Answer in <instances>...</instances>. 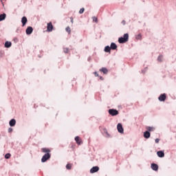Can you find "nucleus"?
Wrapping results in <instances>:
<instances>
[{"label": "nucleus", "instance_id": "obj_1", "mask_svg": "<svg viewBox=\"0 0 176 176\" xmlns=\"http://www.w3.org/2000/svg\"><path fill=\"white\" fill-rule=\"evenodd\" d=\"M129 41V34L126 33L124 34L123 37L118 38L119 43H126Z\"/></svg>", "mask_w": 176, "mask_h": 176}, {"label": "nucleus", "instance_id": "obj_2", "mask_svg": "<svg viewBox=\"0 0 176 176\" xmlns=\"http://www.w3.org/2000/svg\"><path fill=\"white\" fill-rule=\"evenodd\" d=\"M50 153H45L41 159L42 163H45V162L49 160V159H50Z\"/></svg>", "mask_w": 176, "mask_h": 176}, {"label": "nucleus", "instance_id": "obj_3", "mask_svg": "<svg viewBox=\"0 0 176 176\" xmlns=\"http://www.w3.org/2000/svg\"><path fill=\"white\" fill-rule=\"evenodd\" d=\"M109 115H111V116H116V115H119V111L116 109H111L109 110Z\"/></svg>", "mask_w": 176, "mask_h": 176}, {"label": "nucleus", "instance_id": "obj_4", "mask_svg": "<svg viewBox=\"0 0 176 176\" xmlns=\"http://www.w3.org/2000/svg\"><path fill=\"white\" fill-rule=\"evenodd\" d=\"M47 31H48V32H52L53 31V23H52V22L47 23Z\"/></svg>", "mask_w": 176, "mask_h": 176}, {"label": "nucleus", "instance_id": "obj_5", "mask_svg": "<svg viewBox=\"0 0 176 176\" xmlns=\"http://www.w3.org/2000/svg\"><path fill=\"white\" fill-rule=\"evenodd\" d=\"M166 98H167L166 94H162L159 96L158 100L159 101H166Z\"/></svg>", "mask_w": 176, "mask_h": 176}, {"label": "nucleus", "instance_id": "obj_6", "mask_svg": "<svg viewBox=\"0 0 176 176\" xmlns=\"http://www.w3.org/2000/svg\"><path fill=\"white\" fill-rule=\"evenodd\" d=\"M34 31V29L32 28V27L29 26L27 29H26V34L27 35H31V34H32V32Z\"/></svg>", "mask_w": 176, "mask_h": 176}, {"label": "nucleus", "instance_id": "obj_7", "mask_svg": "<svg viewBox=\"0 0 176 176\" xmlns=\"http://www.w3.org/2000/svg\"><path fill=\"white\" fill-rule=\"evenodd\" d=\"M117 129H118V133H123L124 130H123V126H122V124L120 123L118 124Z\"/></svg>", "mask_w": 176, "mask_h": 176}, {"label": "nucleus", "instance_id": "obj_8", "mask_svg": "<svg viewBox=\"0 0 176 176\" xmlns=\"http://www.w3.org/2000/svg\"><path fill=\"white\" fill-rule=\"evenodd\" d=\"M100 170V168L98 166H94L91 170H90V173L91 174H94V173H97Z\"/></svg>", "mask_w": 176, "mask_h": 176}, {"label": "nucleus", "instance_id": "obj_9", "mask_svg": "<svg viewBox=\"0 0 176 176\" xmlns=\"http://www.w3.org/2000/svg\"><path fill=\"white\" fill-rule=\"evenodd\" d=\"M151 168L154 171H157L159 170V166L156 164H151Z\"/></svg>", "mask_w": 176, "mask_h": 176}, {"label": "nucleus", "instance_id": "obj_10", "mask_svg": "<svg viewBox=\"0 0 176 176\" xmlns=\"http://www.w3.org/2000/svg\"><path fill=\"white\" fill-rule=\"evenodd\" d=\"M110 48L111 49V50H116V49H118V45H116L115 43H111Z\"/></svg>", "mask_w": 176, "mask_h": 176}, {"label": "nucleus", "instance_id": "obj_11", "mask_svg": "<svg viewBox=\"0 0 176 176\" xmlns=\"http://www.w3.org/2000/svg\"><path fill=\"white\" fill-rule=\"evenodd\" d=\"M27 21H28V20L27 19V17L23 16L21 19V23L23 24V27H24V25H25L27 24Z\"/></svg>", "mask_w": 176, "mask_h": 176}, {"label": "nucleus", "instance_id": "obj_12", "mask_svg": "<svg viewBox=\"0 0 176 176\" xmlns=\"http://www.w3.org/2000/svg\"><path fill=\"white\" fill-rule=\"evenodd\" d=\"M75 141L77 142L78 145H80L82 144V139L79 136H76L75 138Z\"/></svg>", "mask_w": 176, "mask_h": 176}, {"label": "nucleus", "instance_id": "obj_13", "mask_svg": "<svg viewBox=\"0 0 176 176\" xmlns=\"http://www.w3.org/2000/svg\"><path fill=\"white\" fill-rule=\"evenodd\" d=\"M9 124L11 127H13L14 126H16V120L14 119H12L10 122H9Z\"/></svg>", "mask_w": 176, "mask_h": 176}, {"label": "nucleus", "instance_id": "obj_14", "mask_svg": "<svg viewBox=\"0 0 176 176\" xmlns=\"http://www.w3.org/2000/svg\"><path fill=\"white\" fill-rule=\"evenodd\" d=\"M157 155L159 157H164V152L162 151H157Z\"/></svg>", "mask_w": 176, "mask_h": 176}, {"label": "nucleus", "instance_id": "obj_15", "mask_svg": "<svg viewBox=\"0 0 176 176\" xmlns=\"http://www.w3.org/2000/svg\"><path fill=\"white\" fill-rule=\"evenodd\" d=\"M104 52L105 53H109V54H111V47H109V45L106 46L104 47Z\"/></svg>", "mask_w": 176, "mask_h": 176}, {"label": "nucleus", "instance_id": "obj_16", "mask_svg": "<svg viewBox=\"0 0 176 176\" xmlns=\"http://www.w3.org/2000/svg\"><path fill=\"white\" fill-rule=\"evenodd\" d=\"M5 47H12V42L10 41H6L4 45Z\"/></svg>", "mask_w": 176, "mask_h": 176}, {"label": "nucleus", "instance_id": "obj_17", "mask_svg": "<svg viewBox=\"0 0 176 176\" xmlns=\"http://www.w3.org/2000/svg\"><path fill=\"white\" fill-rule=\"evenodd\" d=\"M144 138H149L151 137V133L149 131H145L144 133Z\"/></svg>", "mask_w": 176, "mask_h": 176}, {"label": "nucleus", "instance_id": "obj_18", "mask_svg": "<svg viewBox=\"0 0 176 176\" xmlns=\"http://www.w3.org/2000/svg\"><path fill=\"white\" fill-rule=\"evenodd\" d=\"M41 152H43V153H50V149L46 148H43L41 149Z\"/></svg>", "mask_w": 176, "mask_h": 176}, {"label": "nucleus", "instance_id": "obj_19", "mask_svg": "<svg viewBox=\"0 0 176 176\" xmlns=\"http://www.w3.org/2000/svg\"><path fill=\"white\" fill-rule=\"evenodd\" d=\"M100 72H103L105 75L108 74V69L105 67H102V69H100Z\"/></svg>", "mask_w": 176, "mask_h": 176}, {"label": "nucleus", "instance_id": "obj_20", "mask_svg": "<svg viewBox=\"0 0 176 176\" xmlns=\"http://www.w3.org/2000/svg\"><path fill=\"white\" fill-rule=\"evenodd\" d=\"M6 19V14H0V21H2Z\"/></svg>", "mask_w": 176, "mask_h": 176}, {"label": "nucleus", "instance_id": "obj_21", "mask_svg": "<svg viewBox=\"0 0 176 176\" xmlns=\"http://www.w3.org/2000/svg\"><path fill=\"white\" fill-rule=\"evenodd\" d=\"M146 129L148 131H155V129L153 126H147Z\"/></svg>", "mask_w": 176, "mask_h": 176}, {"label": "nucleus", "instance_id": "obj_22", "mask_svg": "<svg viewBox=\"0 0 176 176\" xmlns=\"http://www.w3.org/2000/svg\"><path fill=\"white\" fill-rule=\"evenodd\" d=\"M66 168H67V170H71V168H72V164H67L66 165Z\"/></svg>", "mask_w": 176, "mask_h": 176}, {"label": "nucleus", "instance_id": "obj_23", "mask_svg": "<svg viewBox=\"0 0 176 176\" xmlns=\"http://www.w3.org/2000/svg\"><path fill=\"white\" fill-rule=\"evenodd\" d=\"M157 60L160 61V63H162L163 61V56L160 55L157 58Z\"/></svg>", "mask_w": 176, "mask_h": 176}, {"label": "nucleus", "instance_id": "obj_24", "mask_svg": "<svg viewBox=\"0 0 176 176\" xmlns=\"http://www.w3.org/2000/svg\"><path fill=\"white\" fill-rule=\"evenodd\" d=\"M65 30L67 32H68V34H71V28H69V26H67Z\"/></svg>", "mask_w": 176, "mask_h": 176}, {"label": "nucleus", "instance_id": "obj_25", "mask_svg": "<svg viewBox=\"0 0 176 176\" xmlns=\"http://www.w3.org/2000/svg\"><path fill=\"white\" fill-rule=\"evenodd\" d=\"M10 156H12L10 153H7L5 155V159H10Z\"/></svg>", "mask_w": 176, "mask_h": 176}, {"label": "nucleus", "instance_id": "obj_26", "mask_svg": "<svg viewBox=\"0 0 176 176\" xmlns=\"http://www.w3.org/2000/svg\"><path fill=\"white\" fill-rule=\"evenodd\" d=\"M92 20H93V21L95 22V23H98V19L97 17H96V16H93V17H92Z\"/></svg>", "mask_w": 176, "mask_h": 176}, {"label": "nucleus", "instance_id": "obj_27", "mask_svg": "<svg viewBox=\"0 0 176 176\" xmlns=\"http://www.w3.org/2000/svg\"><path fill=\"white\" fill-rule=\"evenodd\" d=\"M84 12H85V8H81L80 10H79V13H80V14H83L84 13Z\"/></svg>", "mask_w": 176, "mask_h": 176}, {"label": "nucleus", "instance_id": "obj_28", "mask_svg": "<svg viewBox=\"0 0 176 176\" xmlns=\"http://www.w3.org/2000/svg\"><path fill=\"white\" fill-rule=\"evenodd\" d=\"M63 52L64 53H68L69 52V50L68 48H64Z\"/></svg>", "mask_w": 176, "mask_h": 176}, {"label": "nucleus", "instance_id": "obj_29", "mask_svg": "<svg viewBox=\"0 0 176 176\" xmlns=\"http://www.w3.org/2000/svg\"><path fill=\"white\" fill-rule=\"evenodd\" d=\"M141 34H138L137 36H136V39H141Z\"/></svg>", "mask_w": 176, "mask_h": 176}, {"label": "nucleus", "instance_id": "obj_30", "mask_svg": "<svg viewBox=\"0 0 176 176\" xmlns=\"http://www.w3.org/2000/svg\"><path fill=\"white\" fill-rule=\"evenodd\" d=\"M13 131V129L12 128H9L8 129V133H12Z\"/></svg>", "mask_w": 176, "mask_h": 176}, {"label": "nucleus", "instance_id": "obj_31", "mask_svg": "<svg viewBox=\"0 0 176 176\" xmlns=\"http://www.w3.org/2000/svg\"><path fill=\"white\" fill-rule=\"evenodd\" d=\"M160 141V139H159V138L155 139L156 144H159Z\"/></svg>", "mask_w": 176, "mask_h": 176}, {"label": "nucleus", "instance_id": "obj_32", "mask_svg": "<svg viewBox=\"0 0 176 176\" xmlns=\"http://www.w3.org/2000/svg\"><path fill=\"white\" fill-rule=\"evenodd\" d=\"M70 20H71L72 24H74V18L73 17H70Z\"/></svg>", "mask_w": 176, "mask_h": 176}, {"label": "nucleus", "instance_id": "obj_33", "mask_svg": "<svg viewBox=\"0 0 176 176\" xmlns=\"http://www.w3.org/2000/svg\"><path fill=\"white\" fill-rule=\"evenodd\" d=\"M94 75H95V76H99L98 73H97V72H94Z\"/></svg>", "mask_w": 176, "mask_h": 176}, {"label": "nucleus", "instance_id": "obj_34", "mask_svg": "<svg viewBox=\"0 0 176 176\" xmlns=\"http://www.w3.org/2000/svg\"><path fill=\"white\" fill-rule=\"evenodd\" d=\"M122 24H123V25H124L126 24V21L123 20V21H122Z\"/></svg>", "mask_w": 176, "mask_h": 176}, {"label": "nucleus", "instance_id": "obj_35", "mask_svg": "<svg viewBox=\"0 0 176 176\" xmlns=\"http://www.w3.org/2000/svg\"><path fill=\"white\" fill-rule=\"evenodd\" d=\"M100 80H104V78H102V76H100Z\"/></svg>", "mask_w": 176, "mask_h": 176}, {"label": "nucleus", "instance_id": "obj_36", "mask_svg": "<svg viewBox=\"0 0 176 176\" xmlns=\"http://www.w3.org/2000/svg\"><path fill=\"white\" fill-rule=\"evenodd\" d=\"M106 134H108V132H107V131H106Z\"/></svg>", "mask_w": 176, "mask_h": 176}]
</instances>
